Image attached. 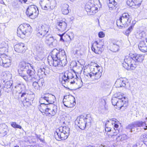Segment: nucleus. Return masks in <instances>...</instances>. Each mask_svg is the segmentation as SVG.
I'll return each instance as SVG.
<instances>
[{"instance_id":"nucleus-1","label":"nucleus","mask_w":147,"mask_h":147,"mask_svg":"<svg viewBox=\"0 0 147 147\" xmlns=\"http://www.w3.org/2000/svg\"><path fill=\"white\" fill-rule=\"evenodd\" d=\"M50 57L52 61L49 59L50 56H49L48 60L50 65H53L55 67H61L64 66L66 64V55L64 50L57 49H54L51 52Z\"/></svg>"},{"instance_id":"nucleus-2","label":"nucleus","mask_w":147,"mask_h":147,"mask_svg":"<svg viewBox=\"0 0 147 147\" xmlns=\"http://www.w3.org/2000/svg\"><path fill=\"white\" fill-rule=\"evenodd\" d=\"M131 56H126L123 63L124 67L127 70H134L136 67L138 62H141L144 59V56L138 54H131Z\"/></svg>"},{"instance_id":"nucleus-3","label":"nucleus","mask_w":147,"mask_h":147,"mask_svg":"<svg viewBox=\"0 0 147 147\" xmlns=\"http://www.w3.org/2000/svg\"><path fill=\"white\" fill-rule=\"evenodd\" d=\"M100 3L99 0H90L86 4L85 9L87 14L94 15L98 11V4Z\"/></svg>"},{"instance_id":"nucleus-4","label":"nucleus","mask_w":147,"mask_h":147,"mask_svg":"<svg viewBox=\"0 0 147 147\" xmlns=\"http://www.w3.org/2000/svg\"><path fill=\"white\" fill-rule=\"evenodd\" d=\"M127 98L124 97L122 100L118 99V98L113 96L112 99V103L114 106H116L118 108L122 111L126 109L128 106Z\"/></svg>"},{"instance_id":"nucleus-5","label":"nucleus","mask_w":147,"mask_h":147,"mask_svg":"<svg viewBox=\"0 0 147 147\" xmlns=\"http://www.w3.org/2000/svg\"><path fill=\"white\" fill-rule=\"evenodd\" d=\"M131 20V16L128 13H123L119 20H117V25L118 26L124 25L127 26L129 25Z\"/></svg>"},{"instance_id":"nucleus-6","label":"nucleus","mask_w":147,"mask_h":147,"mask_svg":"<svg viewBox=\"0 0 147 147\" xmlns=\"http://www.w3.org/2000/svg\"><path fill=\"white\" fill-rule=\"evenodd\" d=\"M32 31V28L30 25L24 24L20 26L17 30V34L18 36L21 37L22 34L27 36L29 35Z\"/></svg>"},{"instance_id":"nucleus-7","label":"nucleus","mask_w":147,"mask_h":147,"mask_svg":"<svg viewBox=\"0 0 147 147\" xmlns=\"http://www.w3.org/2000/svg\"><path fill=\"white\" fill-rule=\"evenodd\" d=\"M40 3L42 9L49 11L53 10L57 4L55 0H42Z\"/></svg>"},{"instance_id":"nucleus-8","label":"nucleus","mask_w":147,"mask_h":147,"mask_svg":"<svg viewBox=\"0 0 147 147\" xmlns=\"http://www.w3.org/2000/svg\"><path fill=\"white\" fill-rule=\"evenodd\" d=\"M144 126H145V127H144L143 129L144 130H147V125L145 121H138L135 122L133 123L129 124L126 127V128L129 130V131L130 132H133L135 131V128L137 127H144Z\"/></svg>"},{"instance_id":"nucleus-9","label":"nucleus","mask_w":147,"mask_h":147,"mask_svg":"<svg viewBox=\"0 0 147 147\" xmlns=\"http://www.w3.org/2000/svg\"><path fill=\"white\" fill-rule=\"evenodd\" d=\"M49 28V26L47 25L40 26L39 27L38 32L36 34L37 36L42 38L45 36H47L49 35L50 33Z\"/></svg>"},{"instance_id":"nucleus-10","label":"nucleus","mask_w":147,"mask_h":147,"mask_svg":"<svg viewBox=\"0 0 147 147\" xmlns=\"http://www.w3.org/2000/svg\"><path fill=\"white\" fill-rule=\"evenodd\" d=\"M101 67L98 65L96 63L92 62L91 63L90 67L87 69L88 70L91 72L93 76L97 75L100 76L102 72L101 70Z\"/></svg>"},{"instance_id":"nucleus-11","label":"nucleus","mask_w":147,"mask_h":147,"mask_svg":"<svg viewBox=\"0 0 147 147\" xmlns=\"http://www.w3.org/2000/svg\"><path fill=\"white\" fill-rule=\"evenodd\" d=\"M36 9L37 10L38 8L35 5H32L29 6L27 9L26 14L31 19H34L37 17L38 14Z\"/></svg>"},{"instance_id":"nucleus-12","label":"nucleus","mask_w":147,"mask_h":147,"mask_svg":"<svg viewBox=\"0 0 147 147\" xmlns=\"http://www.w3.org/2000/svg\"><path fill=\"white\" fill-rule=\"evenodd\" d=\"M56 98L55 96L51 94H46L40 98L39 102H43L45 101L48 104H53L55 101Z\"/></svg>"},{"instance_id":"nucleus-13","label":"nucleus","mask_w":147,"mask_h":147,"mask_svg":"<svg viewBox=\"0 0 147 147\" xmlns=\"http://www.w3.org/2000/svg\"><path fill=\"white\" fill-rule=\"evenodd\" d=\"M54 135L55 138L57 140L61 141L67 139L69 136V134L62 132L58 129L55 133Z\"/></svg>"},{"instance_id":"nucleus-14","label":"nucleus","mask_w":147,"mask_h":147,"mask_svg":"<svg viewBox=\"0 0 147 147\" xmlns=\"http://www.w3.org/2000/svg\"><path fill=\"white\" fill-rule=\"evenodd\" d=\"M57 107L56 105L53 104H48L46 114L48 116H54L57 112Z\"/></svg>"},{"instance_id":"nucleus-15","label":"nucleus","mask_w":147,"mask_h":147,"mask_svg":"<svg viewBox=\"0 0 147 147\" xmlns=\"http://www.w3.org/2000/svg\"><path fill=\"white\" fill-rule=\"evenodd\" d=\"M75 77V78H78L77 74L74 73H73L71 72L68 71H66L62 77V78L63 81L65 82H69L70 79H72Z\"/></svg>"},{"instance_id":"nucleus-16","label":"nucleus","mask_w":147,"mask_h":147,"mask_svg":"<svg viewBox=\"0 0 147 147\" xmlns=\"http://www.w3.org/2000/svg\"><path fill=\"white\" fill-rule=\"evenodd\" d=\"M36 51H37V55L35 58L36 60L39 61L41 60L43 58L44 55L43 54V48L42 46L39 45L36 47Z\"/></svg>"},{"instance_id":"nucleus-17","label":"nucleus","mask_w":147,"mask_h":147,"mask_svg":"<svg viewBox=\"0 0 147 147\" xmlns=\"http://www.w3.org/2000/svg\"><path fill=\"white\" fill-rule=\"evenodd\" d=\"M11 60L8 58L7 56L1 58L0 57V65L5 68L8 67L11 65Z\"/></svg>"},{"instance_id":"nucleus-18","label":"nucleus","mask_w":147,"mask_h":147,"mask_svg":"<svg viewBox=\"0 0 147 147\" xmlns=\"http://www.w3.org/2000/svg\"><path fill=\"white\" fill-rule=\"evenodd\" d=\"M26 47L24 44L22 43H20L14 46V49L16 52L22 53H24L26 51Z\"/></svg>"},{"instance_id":"nucleus-19","label":"nucleus","mask_w":147,"mask_h":147,"mask_svg":"<svg viewBox=\"0 0 147 147\" xmlns=\"http://www.w3.org/2000/svg\"><path fill=\"white\" fill-rule=\"evenodd\" d=\"M44 84V80L43 78L40 79L38 82L34 81L33 83V86L35 89L40 90Z\"/></svg>"},{"instance_id":"nucleus-20","label":"nucleus","mask_w":147,"mask_h":147,"mask_svg":"<svg viewBox=\"0 0 147 147\" xmlns=\"http://www.w3.org/2000/svg\"><path fill=\"white\" fill-rule=\"evenodd\" d=\"M71 35L69 34H67L65 33L62 34H59L60 37V40L64 41H69L74 38V34L73 33L71 34Z\"/></svg>"},{"instance_id":"nucleus-21","label":"nucleus","mask_w":147,"mask_h":147,"mask_svg":"<svg viewBox=\"0 0 147 147\" xmlns=\"http://www.w3.org/2000/svg\"><path fill=\"white\" fill-rule=\"evenodd\" d=\"M127 81V80L126 79L121 78L117 80L115 84L117 87H125L127 84H128Z\"/></svg>"},{"instance_id":"nucleus-22","label":"nucleus","mask_w":147,"mask_h":147,"mask_svg":"<svg viewBox=\"0 0 147 147\" xmlns=\"http://www.w3.org/2000/svg\"><path fill=\"white\" fill-rule=\"evenodd\" d=\"M12 93L13 96H15V98H17V96H18V99H21V101L23 102L24 100L26 98L27 96V94L25 92L22 93V92H17L16 93H15V91H13L12 92Z\"/></svg>"},{"instance_id":"nucleus-23","label":"nucleus","mask_w":147,"mask_h":147,"mask_svg":"<svg viewBox=\"0 0 147 147\" xmlns=\"http://www.w3.org/2000/svg\"><path fill=\"white\" fill-rule=\"evenodd\" d=\"M56 27V28L60 31H64L66 30L67 27V24L64 22H60L57 23Z\"/></svg>"},{"instance_id":"nucleus-24","label":"nucleus","mask_w":147,"mask_h":147,"mask_svg":"<svg viewBox=\"0 0 147 147\" xmlns=\"http://www.w3.org/2000/svg\"><path fill=\"white\" fill-rule=\"evenodd\" d=\"M39 102L40 103V105L38 107L41 113L46 114L48 104L45 103V101L43 102Z\"/></svg>"},{"instance_id":"nucleus-25","label":"nucleus","mask_w":147,"mask_h":147,"mask_svg":"<svg viewBox=\"0 0 147 147\" xmlns=\"http://www.w3.org/2000/svg\"><path fill=\"white\" fill-rule=\"evenodd\" d=\"M112 120V122L111 123L113 125L114 124V129L115 131V132H113V134L111 135V136L113 137L114 136H116L119 133V130L117 129L119 125L117 123L118 121L115 119H113Z\"/></svg>"},{"instance_id":"nucleus-26","label":"nucleus","mask_w":147,"mask_h":147,"mask_svg":"<svg viewBox=\"0 0 147 147\" xmlns=\"http://www.w3.org/2000/svg\"><path fill=\"white\" fill-rule=\"evenodd\" d=\"M138 47L140 50L142 52H147V46L144 41H140L138 45Z\"/></svg>"},{"instance_id":"nucleus-27","label":"nucleus","mask_w":147,"mask_h":147,"mask_svg":"<svg viewBox=\"0 0 147 147\" xmlns=\"http://www.w3.org/2000/svg\"><path fill=\"white\" fill-rule=\"evenodd\" d=\"M46 38L45 42H46L49 45H52L55 46L56 45V40H55L53 37L50 36L48 37L47 36H46Z\"/></svg>"},{"instance_id":"nucleus-28","label":"nucleus","mask_w":147,"mask_h":147,"mask_svg":"<svg viewBox=\"0 0 147 147\" xmlns=\"http://www.w3.org/2000/svg\"><path fill=\"white\" fill-rule=\"evenodd\" d=\"M30 66L32 69L33 68V66L32 64L29 63H27L25 61H22L19 64V67L20 68H22L23 69H27L29 68V66Z\"/></svg>"},{"instance_id":"nucleus-29","label":"nucleus","mask_w":147,"mask_h":147,"mask_svg":"<svg viewBox=\"0 0 147 147\" xmlns=\"http://www.w3.org/2000/svg\"><path fill=\"white\" fill-rule=\"evenodd\" d=\"M12 85V83L10 81H8L6 82L4 85L3 87V90L5 92L7 93L9 92L11 90V88Z\"/></svg>"},{"instance_id":"nucleus-30","label":"nucleus","mask_w":147,"mask_h":147,"mask_svg":"<svg viewBox=\"0 0 147 147\" xmlns=\"http://www.w3.org/2000/svg\"><path fill=\"white\" fill-rule=\"evenodd\" d=\"M82 116L81 115L77 117L75 121V124L81 129H82L83 125Z\"/></svg>"},{"instance_id":"nucleus-31","label":"nucleus","mask_w":147,"mask_h":147,"mask_svg":"<svg viewBox=\"0 0 147 147\" xmlns=\"http://www.w3.org/2000/svg\"><path fill=\"white\" fill-rule=\"evenodd\" d=\"M69 5L67 4H64L61 6V11L64 15H67L69 12Z\"/></svg>"},{"instance_id":"nucleus-32","label":"nucleus","mask_w":147,"mask_h":147,"mask_svg":"<svg viewBox=\"0 0 147 147\" xmlns=\"http://www.w3.org/2000/svg\"><path fill=\"white\" fill-rule=\"evenodd\" d=\"M25 87V85L23 84H18L15 86V88L16 89L15 90H13V91H15V93H16L17 92V91L18 92H22V90H23V89Z\"/></svg>"},{"instance_id":"nucleus-33","label":"nucleus","mask_w":147,"mask_h":147,"mask_svg":"<svg viewBox=\"0 0 147 147\" xmlns=\"http://www.w3.org/2000/svg\"><path fill=\"white\" fill-rule=\"evenodd\" d=\"M66 95L64 96V98L63 100V102L65 106L68 108H71L73 107V105H71L69 100L66 98Z\"/></svg>"},{"instance_id":"nucleus-34","label":"nucleus","mask_w":147,"mask_h":147,"mask_svg":"<svg viewBox=\"0 0 147 147\" xmlns=\"http://www.w3.org/2000/svg\"><path fill=\"white\" fill-rule=\"evenodd\" d=\"M19 75L21 76L27 82H28V76L24 73V70L20 69L18 70Z\"/></svg>"},{"instance_id":"nucleus-35","label":"nucleus","mask_w":147,"mask_h":147,"mask_svg":"<svg viewBox=\"0 0 147 147\" xmlns=\"http://www.w3.org/2000/svg\"><path fill=\"white\" fill-rule=\"evenodd\" d=\"M117 3L115 1V0H109L108 5L109 9L112 10L115 8Z\"/></svg>"},{"instance_id":"nucleus-36","label":"nucleus","mask_w":147,"mask_h":147,"mask_svg":"<svg viewBox=\"0 0 147 147\" xmlns=\"http://www.w3.org/2000/svg\"><path fill=\"white\" fill-rule=\"evenodd\" d=\"M88 67H87L86 66H85L84 68V70L83 71V74L84 75V76L85 77H86L85 76H86L88 78H91L92 76H93V75H92V74H91V71L89 73L90 70L88 71L87 69H88Z\"/></svg>"},{"instance_id":"nucleus-37","label":"nucleus","mask_w":147,"mask_h":147,"mask_svg":"<svg viewBox=\"0 0 147 147\" xmlns=\"http://www.w3.org/2000/svg\"><path fill=\"white\" fill-rule=\"evenodd\" d=\"M91 120V118L90 117V115H87L86 116V117L84 119V121L85 122V127H86L87 125H90Z\"/></svg>"},{"instance_id":"nucleus-38","label":"nucleus","mask_w":147,"mask_h":147,"mask_svg":"<svg viewBox=\"0 0 147 147\" xmlns=\"http://www.w3.org/2000/svg\"><path fill=\"white\" fill-rule=\"evenodd\" d=\"M66 98L68 100H69L71 105H73V107L76 103L75 98L71 95H66Z\"/></svg>"},{"instance_id":"nucleus-39","label":"nucleus","mask_w":147,"mask_h":147,"mask_svg":"<svg viewBox=\"0 0 147 147\" xmlns=\"http://www.w3.org/2000/svg\"><path fill=\"white\" fill-rule=\"evenodd\" d=\"M127 3L129 6L134 8L139 7V6H138V5L136 4V3L134 2V0H127Z\"/></svg>"},{"instance_id":"nucleus-40","label":"nucleus","mask_w":147,"mask_h":147,"mask_svg":"<svg viewBox=\"0 0 147 147\" xmlns=\"http://www.w3.org/2000/svg\"><path fill=\"white\" fill-rule=\"evenodd\" d=\"M95 45V47L94 46V45H92L91 49L92 51L96 53L99 54L102 51V50L99 49V48L98 47L96 46V45Z\"/></svg>"},{"instance_id":"nucleus-41","label":"nucleus","mask_w":147,"mask_h":147,"mask_svg":"<svg viewBox=\"0 0 147 147\" xmlns=\"http://www.w3.org/2000/svg\"><path fill=\"white\" fill-rule=\"evenodd\" d=\"M60 131L64 132L66 134H69L70 128L66 126L61 127L58 128Z\"/></svg>"},{"instance_id":"nucleus-42","label":"nucleus","mask_w":147,"mask_h":147,"mask_svg":"<svg viewBox=\"0 0 147 147\" xmlns=\"http://www.w3.org/2000/svg\"><path fill=\"white\" fill-rule=\"evenodd\" d=\"M27 74L28 75V82L29 81V79L30 77L32 76L34 74V71H32L30 69H27V70L26 71Z\"/></svg>"},{"instance_id":"nucleus-43","label":"nucleus","mask_w":147,"mask_h":147,"mask_svg":"<svg viewBox=\"0 0 147 147\" xmlns=\"http://www.w3.org/2000/svg\"><path fill=\"white\" fill-rule=\"evenodd\" d=\"M93 45H96L99 49H101V50H102V48L104 46L103 43L102 42H98L97 41H96L95 42Z\"/></svg>"},{"instance_id":"nucleus-44","label":"nucleus","mask_w":147,"mask_h":147,"mask_svg":"<svg viewBox=\"0 0 147 147\" xmlns=\"http://www.w3.org/2000/svg\"><path fill=\"white\" fill-rule=\"evenodd\" d=\"M112 51L114 52H116L118 51L119 49V46L116 43H113L112 45Z\"/></svg>"},{"instance_id":"nucleus-45","label":"nucleus","mask_w":147,"mask_h":147,"mask_svg":"<svg viewBox=\"0 0 147 147\" xmlns=\"http://www.w3.org/2000/svg\"><path fill=\"white\" fill-rule=\"evenodd\" d=\"M146 35V32L144 31H142L138 34L137 36L138 38L141 39L142 38H145Z\"/></svg>"},{"instance_id":"nucleus-46","label":"nucleus","mask_w":147,"mask_h":147,"mask_svg":"<svg viewBox=\"0 0 147 147\" xmlns=\"http://www.w3.org/2000/svg\"><path fill=\"white\" fill-rule=\"evenodd\" d=\"M8 47H7L6 45V47L5 48H0V53L2 55L7 52L8 51Z\"/></svg>"},{"instance_id":"nucleus-47","label":"nucleus","mask_w":147,"mask_h":147,"mask_svg":"<svg viewBox=\"0 0 147 147\" xmlns=\"http://www.w3.org/2000/svg\"><path fill=\"white\" fill-rule=\"evenodd\" d=\"M11 125L13 127L15 128H19L20 129H21L22 128V127L16 123L15 122H11Z\"/></svg>"},{"instance_id":"nucleus-48","label":"nucleus","mask_w":147,"mask_h":147,"mask_svg":"<svg viewBox=\"0 0 147 147\" xmlns=\"http://www.w3.org/2000/svg\"><path fill=\"white\" fill-rule=\"evenodd\" d=\"M123 94L121 92L117 93L114 94V96L117 98H118V99L122 100L123 98Z\"/></svg>"},{"instance_id":"nucleus-49","label":"nucleus","mask_w":147,"mask_h":147,"mask_svg":"<svg viewBox=\"0 0 147 147\" xmlns=\"http://www.w3.org/2000/svg\"><path fill=\"white\" fill-rule=\"evenodd\" d=\"M117 139L119 140H120L121 141L125 139H127V136L126 135L123 134L121 135H119Z\"/></svg>"},{"instance_id":"nucleus-50","label":"nucleus","mask_w":147,"mask_h":147,"mask_svg":"<svg viewBox=\"0 0 147 147\" xmlns=\"http://www.w3.org/2000/svg\"><path fill=\"white\" fill-rule=\"evenodd\" d=\"M134 26H131L125 31V34L127 36L131 32L133 29Z\"/></svg>"},{"instance_id":"nucleus-51","label":"nucleus","mask_w":147,"mask_h":147,"mask_svg":"<svg viewBox=\"0 0 147 147\" xmlns=\"http://www.w3.org/2000/svg\"><path fill=\"white\" fill-rule=\"evenodd\" d=\"M6 45L7 46V47H8V42L7 41L3 42L0 45V48H5L6 47Z\"/></svg>"},{"instance_id":"nucleus-52","label":"nucleus","mask_w":147,"mask_h":147,"mask_svg":"<svg viewBox=\"0 0 147 147\" xmlns=\"http://www.w3.org/2000/svg\"><path fill=\"white\" fill-rule=\"evenodd\" d=\"M105 131L106 132H108L111 131V127H109L107 122L105 124Z\"/></svg>"},{"instance_id":"nucleus-53","label":"nucleus","mask_w":147,"mask_h":147,"mask_svg":"<svg viewBox=\"0 0 147 147\" xmlns=\"http://www.w3.org/2000/svg\"><path fill=\"white\" fill-rule=\"evenodd\" d=\"M26 97L31 102H32L34 99V97L33 95H29L27 94Z\"/></svg>"},{"instance_id":"nucleus-54","label":"nucleus","mask_w":147,"mask_h":147,"mask_svg":"<svg viewBox=\"0 0 147 147\" xmlns=\"http://www.w3.org/2000/svg\"><path fill=\"white\" fill-rule=\"evenodd\" d=\"M23 104L24 106L25 107H27L29 106H30L31 105V103L32 102H29L28 101L27 102H23Z\"/></svg>"},{"instance_id":"nucleus-55","label":"nucleus","mask_w":147,"mask_h":147,"mask_svg":"<svg viewBox=\"0 0 147 147\" xmlns=\"http://www.w3.org/2000/svg\"><path fill=\"white\" fill-rule=\"evenodd\" d=\"M7 131H8V130L6 128H4L3 129V130L0 132L1 133L4 134V135H5L7 134Z\"/></svg>"},{"instance_id":"nucleus-56","label":"nucleus","mask_w":147,"mask_h":147,"mask_svg":"<svg viewBox=\"0 0 147 147\" xmlns=\"http://www.w3.org/2000/svg\"><path fill=\"white\" fill-rule=\"evenodd\" d=\"M134 2L136 3V5H138V6H140L142 1V0H134Z\"/></svg>"},{"instance_id":"nucleus-57","label":"nucleus","mask_w":147,"mask_h":147,"mask_svg":"<svg viewBox=\"0 0 147 147\" xmlns=\"http://www.w3.org/2000/svg\"><path fill=\"white\" fill-rule=\"evenodd\" d=\"M98 36L100 38H103L105 36V34L103 32H100L98 34Z\"/></svg>"},{"instance_id":"nucleus-58","label":"nucleus","mask_w":147,"mask_h":147,"mask_svg":"<svg viewBox=\"0 0 147 147\" xmlns=\"http://www.w3.org/2000/svg\"><path fill=\"white\" fill-rule=\"evenodd\" d=\"M36 136L37 138L40 141L43 142L44 140V138H41V135H37L36 134Z\"/></svg>"},{"instance_id":"nucleus-59","label":"nucleus","mask_w":147,"mask_h":147,"mask_svg":"<svg viewBox=\"0 0 147 147\" xmlns=\"http://www.w3.org/2000/svg\"><path fill=\"white\" fill-rule=\"evenodd\" d=\"M43 69V70H44V71H43V70L42 69H40L39 70V71H38V72H40L42 73V74H44L45 75H46V74L45 73V71H45V69Z\"/></svg>"},{"instance_id":"nucleus-60","label":"nucleus","mask_w":147,"mask_h":147,"mask_svg":"<svg viewBox=\"0 0 147 147\" xmlns=\"http://www.w3.org/2000/svg\"><path fill=\"white\" fill-rule=\"evenodd\" d=\"M36 79V78L35 77H33L32 76L31 77H30V79H29V81L30 80L31 81L34 82V81H35V80Z\"/></svg>"},{"instance_id":"nucleus-61","label":"nucleus","mask_w":147,"mask_h":147,"mask_svg":"<svg viewBox=\"0 0 147 147\" xmlns=\"http://www.w3.org/2000/svg\"><path fill=\"white\" fill-rule=\"evenodd\" d=\"M27 101L28 102V101L29 102H31L30 100H29L28 99V98H27V97H26V98L24 100V102H27Z\"/></svg>"},{"instance_id":"nucleus-62","label":"nucleus","mask_w":147,"mask_h":147,"mask_svg":"<svg viewBox=\"0 0 147 147\" xmlns=\"http://www.w3.org/2000/svg\"><path fill=\"white\" fill-rule=\"evenodd\" d=\"M76 53L78 54H80V55H82V53H80V50H77Z\"/></svg>"},{"instance_id":"nucleus-63","label":"nucleus","mask_w":147,"mask_h":147,"mask_svg":"<svg viewBox=\"0 0 147 147\" xmlns=\"http://www.w3.org/2000/svg\"><path fill=\"white\" fill-rule=\"evenodd\" d=\"M144 144L145 145H146V146H147V139H146L145 140V143H144Z\"/></svg>"},{"instance_id":"nucleus-64","label":"nucleus","mask_w":147,"mask_h":147,"mask_svg":"<svg viewBox=\"0 0 147 147\" xmlns=\"http://www.w3.org/2000/svg\"><path fill=\"white\" fill-rule=\"evenodd\" d=\"M137 145L136 144H134L132 145V147H137Z\"/></svg>"}]
</instances>
